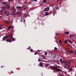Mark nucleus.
<instances>
[{"instance_id":"37998d69","label":"nucleus","mask_w":76,"mask_h":76,"mask_svg":"<svg viewBox=\"0 0 76 76\" xmlns=\"http://www.w3.org/2000/svg\"><path fill=\"white\" fill-rule=\"evenodd\" d=\"M30 50L31 51H33V49H31Z\"/></svg>"},{"instance_id":"bb28decb","label":"nucleus","mask_w":76,"mask_h":76,"mask_svg":"<svg viewBox=\"0 0 76 76\" xmlns=\"http://www.w3.org/2000/svg\"><path fill=\"white\" fill-rule=\"evenodd\" d=\"M49 13H50V14L51 15V14L52 13V11H50V12H49Z\"/></svg>"},{"instance_id":"ea45409f","label":"nucleus","mask_w":76,"mask_h":76,"mask_svg":"<svg viewBox=\"0 0 76 76\" xmlns=\"http://www.w3.org/2000/svg\"><path fill=\"white\" fill-rule=\"evenodd\" d=\"M63 61V59H60V61Z\"/></svg>"},{"instance_id":"6ab92c4d","label":"nucleus","mask_w":76,"mask_h":76,"mask_svg":"<svg viewBox=\"0 0 76 76\" xmlns=\"http://www.w3.org/2000/svg\"><path fill=\"white\" fill-rule=\"evenodd\" d=\"M26 8H27V7L26 6L24 8L23 10H26Z\"/></svg>"},{"instance_id":"423d86ee","label":"nucleus","mask_w":76,"mask_h":76,"mask_svg":"<svg viewBox=\"0 0 76 76\" xmlns=\"http://www.w3.org/2000/svg\"><path fill=\"white\" fill-rule=\"evenodd\" d=\"M6 39H7V37L5 36L3 37L2 40L3 41H4V40H6Z\"/></svg>"},{"instance_id":"864d4df0","label":"nucleus","mask_w":76,"mask_h":76,"mask_svg":"<svg viewBox=\"0 0 76 76\" xmlns=\"http://www.w3.org/2000/svg\"><path fill=\"white\" fill-rule=\"evenodd\" d=\"M0 26H2V25H0Z\"/></svg>"},{"instance_id":"dca6fc26","label":"nucleus","mask_w":76,"mask_h":76,"mask_svg":"<svg viewBox=\"0 0 76 76\" xmlns=\"http://www.w3.org/2000/svg\"><path fill=\"white\" fill-rule=\"evenodd\" d=\"M65 33L66 34V35H67V34H70V33H69V32L68 31H66L65 32Z\"/></svg>"},{"instance_id":"393cba45","label":"nucleus","mask_w":76,"mask_h":76,"mask_svg":"<svg viewBox=\"0 0 76 76\" xmlns=\"http://www.w3.org/2000/svg\"><path fill=\"white\" fill-rule=\"evenodd\" d=\"M8 12H7V11H5L4 12V13L5 14H7V13Z\"/></svg>"},{"instance_id":"49530a36","label":"nucleus","mask_w":76,"mask_h":76,"mask_svg":"<svg viewBox=\"0 0 76 76\" xmlns=\"http://www.w3.org/2000/svg\"><path fill=\"white\" fill-rule=\"evenodd\" d=\"M74 60H71V61H72H72H73Z\"/></svg>"},{"instance_id":"0eeeda50","label":"nucleus","mask_w":76,"mask_h":76,"mask_svg":"<svg viewBox=\"0 0 76 76\" xmlns=\"http://www.w3.org/2000/svg\"><path fill=\"white\" fill-rule=\"evenodd\" d=\"M72 71H73V69L71 68H70L68 72H72Z\"/></svg>"},{"instance_id":"7ed1b4c3","label":"nucleus","mask_w":76,"mask_h":76,"mask_svg":"<svg viewBox=\"0 0 76 76\" xmlns=\"http://www.w3.org/2000/svg\"><path fill=\"white\" fill-rule=\"evenodd\" d=\"M66 64L68 66V68L70 67V62L69 61H66Z\"/></svg>"},{"instance_id":"f704fd0d","label":"nucleus","mask_w":76,"mask_h":76,"mask_svg":"<svg viewBox=\"0 0 76 76\" xmlns=\"http://www.w3.org/2000/svg\"><path fill=\"white\" fill-rule=\"evenodd\" d=\"M38 54V53L37 52H36L35 53H34V55H36V54Z\"/></svg>"},{"instance_id":"a18cd8bd","label":"nucleus","mask_w":76,"mask_h":76,"mask_svg":"<svg viewBox=\"0 0 76 76\" xmlns=\"http://www.w3.org/2000/svg\"><path fill=\"white\" fill-rule=\"evenodd\" d=\"M11 73H13V71H11Z\"/></svg>"},{"instance_id":"b1692460","label":"nucleus","mask_w":76,"mask_h":76,"mask_svg":"<svg viewBox=\"0 0 76 76\" xmlns=\"http://www.w3.org/2000/svg\"><path fill=\"white\" fill-rule=\"evenodd\" d=\"M59 43H60V44H61V43H62L61 40H59Z\"/></svg>"},{"instance_id":"a878e982","label":"nucleus","mask_w":76,"mask_h":76,"mask_svg":"<svg viewBox=\"0 0 76 76\" xmlns=\"http://www.w3.org/2000/svg\"><path fill=\"white\" fill-rule=\"evenodd\" d=\"M35 1L36 2H37V0H33L32 1Z\"/></svg>"},{"instance_id":"a19ab883","label":"nucleus","mask_w":76,"mask_h":76,"mask_svg":"<svg viewBox=\"0 0 76 76\" xmlns=\"http://www.w3.org/2000/svg\"><path fill=\"white\" fill-rule=\"evenodd\" d=\"M20 10H22V8H21Z\"/></svg>"},{"instance_id":"58836bf2","label":"nucleus","mask_w":76,"mask_h":76,"mask_svg":"<svg viewBox=\"0 0 76 76\" xmlns=\"http://www.w3.org/2000/svg\"><path fill=\"white\" fill-rule=\"evenodd\" d=\"M13 14L14 15H16V14H15V12H13Z\"/></svg>"},{"instance_id":"c85d7f7f","label":"nucleus","mask_w":76,"mask_h":76,"mask_svg":"<svg viewBox=\"0 0 76 76\" xmlns=\"http://www.w3.org/2000/svg\"><path fill=\"white\" fill-rule=\"evenodd\" d=\"M26 6L24 5H23V8H25Z\"/></svg>"},{"instance_id":"2eb2a0df","label":"nucleus","mask_w":76,"mask_h":76,"mask_svg":"<svg viewBox=\"0 0 76 76\" xmlns=\"http://www.w3.org/2000/svg\"><path fill=\"white\" fill-rule=\"evenodd\" d=\"M40 66H43V64L42 62H41L40 64Z\"/></svg>"},{"instance_id":"6e6552de","label":"nucleus","mask_w":76,"mask_h":76,"mask_svg":"<svg viewBox=\"0 0 76 76\" xmlns=\"http://www.w3.org/2000/svg\"><path fill=\"white\" fill-rule=\"evenodd\" d=\"M67 65L66 64H63V66H64V68H66V69H67Z\"/></svg>"},{"instance_id":"bf43d9fd","label":"nucleus","mask_w":76,"mask_h":76,"mask_svg":"<svg viewBox=\"0 0 76 76\" xmlns=\"http://www.w3.org/2000/svg\"><path fill=\"white\" fill-rule=\"evenodd\" d=\"M74 52H76V51H75Z\"/></svg>"},{"instance_id":"7c9ffc66","label":"nucleus","mask_w":76,"mask_h":76,"mask_svg":"<svg viewBox=\"0 0 76 76\" xmlns=\"http://www.w3.org/2000/svg\"><path fill=\"white\" fill-rule=\"evenodd\" d=\"M60 35V34H59V33H57L56 34V35H57V36H58V35Z\"/></svg>"},{"instance_id":"4468645a","label":"nucleus","mask_w":76,"mask_h":76,"mask_svg":"<svg viewBox=\"0 0 76 76\" xmlns=\"http://www.w3.org/2000/svg\"><path fill=\"white\" fill-rule=\"evenodd\" d=\"M48 15V12H45V15L47 16Z\"/></svg>"},{"instance_id":"9d476101","label":"nucleus","mask_w":76,"mask_h":76,"mask_svg":"<svg viewBox=\"0 0 76 76\" xmlns=\"http://www.w3.org/2000/svg\"><path fill=\"white\" fill-rule=\"evenodd\" d=\"M67 61H63L61 63H62V64H63V63H64V64H66V62Z\"/></svg>"},{"instance_id":"20e7f679","label":"nucleus","mask_w":76,"mask_h":76,"mask_svg":"<svg viewBox=\"0 0 76 76\" xmlns=\"http://www.w3.org/2000/svg\"><path fill=\"white\" fill-rule=\"evenodd\" d=\"M49 10H50V7H48L45 8L44 9V11H48Z\"/></svg>"},{"instance_id":"c03bdc74","label":"nucleus","mask_w":76,"mask_h":76,"mask_svg":"<svg viewBox=\"0 0 76 76\" xmlns=\"http://www.w3.org/2000/svg\"><path fill=\"white\" fill-rule=\"evenodd\" d=\"M54 58H56V55H55V56H54Z\"/></svg>"},{"instance_id":"412c9836","label":"nucleus","mask_w":76,"mask_h":76,"mask_svg":"<svg viewBox=\"0 0 76 76\" xmlns=\"http://www.w3.org/2000/svg\"><path fill=\"white\" fill-rule=\"evenodd\" d=\"M68 42L69 43H73V42H71V41H69V40L68 41Z\"/></svg>"},{"instance_id":"79ce46f5","label":"nucleus","mask_w":76,"mask_h":76,"mask_svg":"<svg viewBox=\"0 0 76 76\" xmlns=\"http://www.w3.org/2000/svg\"><path fill=\"white\" fill-rule=\"evenodd\" d=\"M3 29V28L2 27H0V30L1 29Z\"/></svg>"},{"instance_id":"72a5a7b5","label":"nucleus","mask_w":76,"mask_h":76,"mask_svg":"<svg viewBox=\"0 0 76 76\" xmlns=\"http://www.w3.org/2000/svg\"><path fill=\"white\" fill-rule=\"evenodd\" d=\"M38 61H40V60H41V59H40V58H38Z\"/></svg>"},{"instance_id":"09e8293b","label":"nucleus","mask_w":76,"mask_h":76,"mask_svg":"<svg viewBox=\"0 0 76 76\" xmlns=\"http://www.w3.org/2000/svg\"><path fill=\"white\" fill-rule=\"evenodd\" d=\"M20 22H22V20H20Z\"/></svg>"},{"instance_id":"de8ad7c7","label":"nucleus","mask_w":76,"mask_h":76,"mask_svg":"<svg viewBox=\"0 0 76 76\" xmlns=\"http://www.w3.org/2000/svg\"><path fill=\"white\" fill-rule=\"evenodd\" d=\"M29 49H30V48H27V49H28V50H29Z\"/></svg>"},{"instance_id":"5fc2aeb1","label":"nucleus","mask_w":76,"mask_h":76,"mask_svg":"<svg viewBox=\"0 0 76 76\" xmlns=\"http://www.w3.org/2000/svg\"><path fill=\"white\" fill-rule=\"evenodd\" d=\"M41 5H42V4H40V6Z\"/></svg>"},{"instance_id":"8fccbe9b","label":"nucleus","mask_w":76,"mask_h":76,"mask_svg":"<svg viewBox=\"0 0 76 76\" xmlns=\"http://www.w3.org/2000/svg\"><path fill=\"white\" fill-rule=\"evenodd\" d=\"M74 54H76V52L74 53Z\"/></svg>"},{"instance_id":"a211bd4d","label":"nucleus","mask_w":76,"mask_h":76,"mask_svg":"<svg viewBox=\"0 0 76 76\" xmlns=\"http://www.w3.org/2000/svg\"><path fill=\"white\" fill-rule=\"evenodd\" d=\"M16 7L17 8V9H20L21 8V7L20 6V7H18V6H17Z\"/></svg>"},{"instance_id":"9b49d317","label":"nucleus","mask_w":76,"mask_h":76,"mask_svg":"<svg viewBox=\"0 0 76 76\" xmlns=\"http://www.w3.org/2000/svg\"><path fill=\"white\" fill-rule=\"evenodd\" d=\"M5 23L6 24H9V22L7 21V20H6L5 21Z\"/></svg>"},{"instance_id":"6e6d98bb","label":"nucleus","mask_w":76,"mask_h":76,"mask_svg":"<svg viewBox=\"0 0 76 76\" xmlns=\"http://www.w3.org/2000/svg\"><path fill=\"white\" fill-rule=\"evenodd\" d=\"M58 9V8L57 7L56 9Z\"/></svg>"},{"instance_id":"f8f14e48","label":"nucleus","mask_w":76,"mask_h":76,"mask_svg":"<svg viewBox=\"0 0 76 76\" xmlns=\"http://www.w3.org/2000/svg\"><path fill=\"white\" fill-rule=\"evenodd\" d=\"M43 3H47V0H43Z\"/></svg>"},{"instance_id":"5701e85b","label":"nucleus","mask_w":76,"mask_h":76,"mask_svg":"<svg viewBox=\"0 0 76 76\" xmlns=\"http://www.w3.org/2000/svg\"><path fill=\"white\" fill-rule=\"evenodd\" d=\"M64 42L65 44H67V41L66 40H65Z\"/></svg>"},{"instance_id":"4d7b16f0","label":"nucleus","mask_w":76,"mask_h":76,"mask_svg":"<svg viewBox=\"0 0 76 76\" xmlns=\"http://www.w3.org/2000/svg\"><path fill=\"white\" fill-rule=\"evenodd\" d=\"M1 68H2V67H3V66H1Z\"/></svg>"},{"instance_id":"c9c22d12","label":"nucleus","mask_w":76,"mask_h":76,"mask_svg":"<svg viewBox=\"0 0 76 76\" xmlns=\"http://www.w3.org/2000/svg\"><path fill=\"white\" fill-rule=\"evenodd\" d=\"M0 12H3V10H0Z\"/></svg>"},{"instance_id":"c756f323","label":"nucleus","mask_w":76,"mask_h":76,"mask_svg":"<svg viewBox=\"0 0 76 76\" xmlns=\"http://www.w3.org/2000/svg\"><path fill=\"white\" fill-rule=\"evenodd\" d=\"M10 28H13V26H10Z\"/></svg>"},{"instance_id":"4be33fe9","label":"nucleus","mask_w":76,"mask_h":76,"mask_svg":"<svg viewBox=\"0 0 76 76\" xmlns=\"http://www.w3.org/2000/svg\"><path fill=\"white\" fill-rule=\"evenodd\" d=\"M54 50H57V48H56V47H55L54 48Z\"/></svg>"},{"instance_id":"3c124183","label":"nucleus","mask_w":76,"mask_h":76,"mask_svg":"<svg viewBox=\"0 0 76 76\" xmlns=\"http://www.w3.org/2000/svg\"><path fill=\"white\" fill-rule=\"evenodd\" d=\"M58 68H60V66H58Z\"/></svg>"},{"instance_id":"e433bc0d","label":"nucleus","mask_w":76,"mask_h":76,"mask_svg":"<svg viewBox=\"0 0 76 76\" xmlns=\"http://www.w3.org/2000/svg\"><path fill=\"white\" fill-rule=\"evenodd\" d=\"M45 55H47V52H45Z\"/></svg>"},{"instance_id":"cd10ccee","label":"nucleus","mask_w":76,"mask_h":76,"mask_svg":"<svg viewBox=\"0 0 76 76\" xmlns=\"http://www.w3.org/2000/svg\"><path fill=\"white\" fill-rule=\"evenodd\" d=\"M10 15V14H6L7 16H9Z\"/></svg>"},{"instance_id":"603ef678","label":"nucleus","mask_w":76,"mask_h":76,"mask_svg":"<svg viewBox=\"0 0 76 76\" xmlns=\"http://www.w3.org/2000/svg\"><path fill=\"white\" fill-rule=\"evenodd\" d=\"M2 17V16H0V18H1Z\"/></svg>"},{"instance_id":"13d9d810","label":"nucleus","mask_w":76,"mask_h":76,"mask_svg":"<svg viewBox=\"0 0 76 76\" xmlns=\"http://www.w3.org/2000/svg\"><path fill=\"white\" fill-rule=\"evenodd\" d=\"M24 3L26 4V2H25Z\"/></svg>"},{"instance_id":"f03ea898","label":"nucleus","mask_w":76,"mask_h":76,"mask_svg":"<svg viewBox=\"0 0 76 76\" xmlns=\"http://www.w3.org/2000/svg\"><path fill=\"white\" fill-rule=\"evenodd\" d=\"M53 73H56V72H61V69L56 67H53Z\"/></svg>"},{"instance_id":"f3484780","label":"nucleus","mask_w":76,"mask_h":76,"mask_svg":"<svg viewBox=\"0 0 76 76\" xmlns=\"http://www.w3.org/2000/svg\"><path fill=\"white\" fill-rule=\"evenodd\" d=\"M2 3H3V4L4 5L7 4V2H2Z\"/></svg>"},{"instance_id":"4c0bfd02","label":"nucleus","mask_w":76,"mask_h":76,"mask_svg":"<svg viewBox=\"0 0 76 76\" xmlns=\"http://www.w3.org/2000/svg\"><path fill=\"white\" fill-rule=\"evenodd\" d=\"M11 1H12V0H8V2H10Z\"/></svg>"},{"instance_id":"ddd939ff","label":"nucleus","mask_w":76,"mask_h":76,"mask_svg":"<svg viewBox=\"0 0 76 76\" xmlns=\"http://www.w3.org/2000/svg\"><path fill=\"white\" fill-rule=\"evenodd\" d=\"M10 6L9 5H7V9H10Z\"/></svg>"},{"instance_id":"aec40b11","label":"nucleus","mask_w":76,"mask_h":76,"mask_svg":"<svg viewBox=\"0 0 76 76\" xmlns=\"http://www.w3.org/2000/svg\"><path fill=\"white\" fill-rule=\"evenodd\" d=\"M2 9H3V10H5V7H2Z\"/></svg>"},{"instance_id":"1a4fd4ad","label":"nucleus","mask_w":76,"mask_h":76,"mask_svg":"<svg viewBox=\"0 0 76 76\" xmlns=\"http://www.w3.org/2000/svg\"><path fill=\"white\" fill-rule=\"evenodd\" d=\"M68 53H74V52L72 51H68Z\"/></svg>"},{"instance_id":"39448f33","label":"nucleus","mask_w":76,"mask_h":76,"mask_svg":"<svg viewBox=\"0 0 76 76\" xmlns=\"http://www.w3.org/2000/svg\"><path fill=\"white\" fill-rule=\"evenodd\" d=\"M21 13V11H20L19 12L18 11H17L16 12V14H17V15H20Z\"/></svg>"},{"instance_id":"052dcab7","label":"nucleus","mask_w":76,"mask_h":76,"mask_svg":"<svg viewBox=\"0 0 76 76\" xmlns=\"http://www.w3.org/2000/svg\"><path fill=\"white\" fill-rule=\"evenodd\" d=\"M75 39H76V38H75Z\"/></svg>"},{"instance_id":"473e14b6","label":"nucleus","mask_w":76,"mask_h":76,"mask_svg":"<svg viewBox=\"0 0 76 76\" xmlns=\"http://www.w3.org/2000/svg\"><path fill=\"white\" fill-rule=\"evenodd\" d=\"M72 35H70L69 37V38L70 39L72 38Z\"/></svg>"},{"instance_id":"f257e3e1","label":"nucleus","mask_w":76,"mask_h":76,"mask_svg":"<svg viewBox=\"0 0 76 76\" xmlns=\"http://www.w3.org/2000/svg\"><path fill=\"white\" fill-rule=\"evenodd\" d=\"M6 41H7V42H12V41H15V39H14L13 37V34H10L9 35L8 39H7Z\"/></svg>"},{"instance_id":"2f4dec72","label":"nucleus","mask_w":76,"mask_h":76,"mask_svg":"<svg viewBox=\"0 0 76 76\" xmlns=\"http://www.w3.org/2000/svg\"><path fill=\"white\" fill-rule=\"evenodd\" d=\"M8 30H10V26L8 27Z\"/></svg>"}]
</instances>
